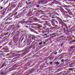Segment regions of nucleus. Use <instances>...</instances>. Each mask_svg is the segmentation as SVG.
Here are the masks:
<instances>
[{
    "instance_id": "bf43d9fd",
    "label": "nucleus",
    "mask_w": 75,
    "mask_h": 75,
    "mask_svg": "<svg viewBox=\"0 0 75 75\" xmlns=\"http://www.w3.org/2000/svg\"><path fill=\"white\" fill-rule=\"evenodd\" d=\"M8 23H9L8 22H7L6 23H5V25H7V24H8Z\"/></svg>"
},
{
    "instance_id": "603ef678",
    "label": "nucleus",
    "mask_w": 75,
    "mask_h": 75,
    "mask_svg": "<svg viewBox=\"0 0 75 75\" xmlns=\"http://www.w3.org/2000/svg\"><path fill=\"white\" fill-rule=\"evenodd\" d=\"M51 40V39H50V38H48L47 39V41H49V40Z\"/></svg>"
},
{
    "instance_id": "f8f14e48",
    "label": "nucleus",
    "mask_w": 75,
    "mask_h": 75,
    "mask_svg": "<svg viewBox=\"0 0 75 75\" xmlns=\"http://www.w3.org/2000/svg\"><path fill=\"white\" fill-rule=\"evenodd\" d=\"M29 52V50H27L26 51H25L24 52H23V56H24L25 55H26V54L27 53H28Z\"/></svg>"
},
{
    "instance_id": "39448f33",
    "label": "nucleus",
    "mask_w": 75,
    "mask_h": 75,
    "mask_svg": "<svg viewBox=\"0 0 75 75\" xmlns=\"http://www.w3.org/2000/svg\"><path fill=\"white\" fill-rule=\"evenodd\" d=\"M65 9L66 11H68L69 15H70V16H73V13H72V12H71V11L70 9L67 8H65Z\"/></svg>"
},
{
    "instance_id": "f03ea898",
    "label": "nucleus",
    "mask_w": 75,
    "mask_h": 75,
    "mask_svg": "<svg viewBox=\"0 0 75 75\" xmlns=\"http://www.w3.org/2000/svg\"><path fill=\"white\" fill-rule=\"evenodd\" d=\"M23 5V2H22L21 1L18 4V6H16V8H15L14 10L13 11V14H14L15 13V12L17 11L18 9V8H19V7H20V5Z\"/></svg>"
},
{
    "instance_id": "052dcab7",
    "label": "nucleus",
    "mask_w": 75,
    "mask_h": 75,
    "mask_svg": "<svg viewBox=\"0 0 75 75\" xmlns=\"http://www.w3.org/2000/svg\"><path fill=\"white\" fill-rule=\"evenodd\" d=\"M55 22L56 23H57V24H58V21H55Z\"/></svg>"
},
{
    "instance_id": "ea45409f",
    "label": "nucleus",
    "mask_w": 75,
    "mask_h": 75,
    "mask_svg": "<svg viewBox=\"0 0 75 75\" xmlns=\"http://www.w3.org/2000/svg\"><path fill=\"white\" fill-rule=\"evenodd\" d=\"M17 13H18V12H15L14 14V16H16V15L17 14Z\"/></svg>"
},
{
    "instance_id": "f3484780",
    "label": "nucleus",
    "mask_w": 75,
    "mask_h": 75,
    "mask_svg": "<svg viewBox=\"0 0 75 75\" xmlns=\"http://www.w3.org/2000/svg\"><path fill=\"white\" fill-rule=\"evenodd\" d=\"M28 16L29 17H31V11L29 12L28 13Z\"/></svg>"
},
{
    "instance_id": "4be33fe9",
    "label": "nucleus",
    "mask_w": 75,
    "mask_h": 75,
    "mask_svg": "<svg viewBox=\"0 0 75 75\" xmlns=\"http://www.w3.org/2000/svg\"><path fill=\"white\" fill-rule=\"evenodd\" d=\"M22 38V39L21 40V41L22 42L23 41V40H24V37H23V36H21V37L20 38V40H21V39Z\"/></svg>"
},
{
    "instance_id": "774afa93",
    "label": "nucleus",
    "mask_w": 75,
    "mask_h": 75,
    "mask_svg": "<svg viewBox=\"0 0 75 75\" xmlns=\"http://www.w3.org/2000/svg\"><path fill=\"white\" fill-rule=\"evenodd\" d=\"M62 21L63 22V21L65 23H67V21H66L63 20Z\"/></svg>"
},
{
    "instance_id": "7ed1b4c3",
    "label": "nucleus",
    "mask_w": 75,
    "mask_h": 75,
    "mask_svg": "<svg viewBox=\"0 0 75 75\" xmlns=\"http://www.w3.org/2000/svg\"><path fill=\"white\" fill-rule=\"evenodd\" d=\"M50 17L51 18H55L59 21V23L62 21V20L60 18L58 17L57 16H50Z\"/></svg>"
},
{
    "instance_id": "f257e3e1",
    "label": "nucleus",
    "mask_w": 75,
    "mask_h": 75,
    "mask_svg": "<svg viewBox=\"0 0 75 75\" xmlns=\"http://www.w3.org/2000/svg\"><path fill=\"white\" fill-rule=\"evenodd\" d=\"M57 52L56 50L52 53L50 54V55L52 57L49 58L50 60H52V59H53L55 57H56V55H57Z\"/></svg>"
},
{
    "instance_id": "72a5a7b5",
    "label": "nucleus",
    "mask_w": 75,
    "mask_h": 75,
    "mask_svg": "<svg viewBox=\"0 0 75 75\" xmlns=\"http://www.w3.org/2000/svg\"><path fill=\"white\" fill-rule=\"evenodd\" d=\"M48 9H49V10H52V11H53V8H52L49 7L48 8Z\"/></svg>"
},
{
    "instance_id": "4468645a",
    "label": "nucleus",
    "mask_w": 75,
    "mask_h": 75,
    "mask_svg": "<svg viewBox=\"0 0 75 75\" xmlns=\"http://www.w3.org/2000/svg\"><path fill=\"white\" fill-rule=\"evenodd\" d=\"M34 14H35L37 16H40V15L38 14V12L37 11H35L33 13Z\"/></svg>"
},
{
    "instance_id": "79ce46f5",
    "label": "nucleus",
    "mask_w": 75,
    "mask_h": 75,
    "mask_svg": "<svg viewBox=\"0 0 75 75\" xmlns=\"http://www.w3.org/2000/svg\"><path fill=\"white\" fill-rule=\"evenodd\" d=\"M66 21L67 23H69V21L68 19H66Z\"/></svg>"
},
{
    "instance_id": "de8ad7c7",
    "label": "nucleus",
    "mask_w": 75,
    "mask_h": 75,
    "mask_svg": "<svg viewBox=\"0 0 75 75\" xmlns=\"http://www.w3.org/2000/svg\"><path fill=\"white\" fill-rule=\"evenodd\" d=\"M17 45H18V44H17V43H15L13 45V46H17Z\"/></svg>"
},
{
    "instance_id": "7c9ffc66",
    "label": "nucleus",
    "mask_w": 75,
    "mask_h": 75,
    "mask_svg": "<svg viewBox=\"0 0 75 75\" xmlns=\"http://www.w3.org/2000/svg\"><path fill=\"white\" fill-rule=\"evenodd\" d=\"M7 43H8V42H6L2 44V45L3 46H4V45H6V44H7Z\"/></svg>"
},
{
    "instance_id": "58836bf2",
    "label": "nucleus",
    "mask_w": 75,
    "mask_h": 75,
    "mask_svg": "<svg viewBox=\"0 0 75 75\" xmlns=\"http://www.w3.org/2000/svg\"><path fill=\"white\" fill-rule=\"evenodd\" d=\"M30 42H29V40H27V41L25 42V44H28Z\"/></svg>"
},
{
    "instance_id": "5701e85b",
    "label": "nucleus",
    "mask_w": 75,
    "mask_h": 75,
    "mask_svg": "<svg viewBox=\"0 0 75 75\" xmlns=\"http://www.w3.org/2000/svg\"><path fill=\"white\" fill-rule=\"evenodd\" d=\"M44 67H43V66H41L40 67V69L41 70H42L44 69Z\"/></svg>"
},
{
    "instance_id": "473e14b6",
    "label": "nucleus",
    "mask_w": 75,
    "mask_h": 75,
    "mask_svg": "<svg viewBox=\"0 0 75 75\" xmlns=\"http://www.w3.org/2000/svg\"><path fill=\"white\" fill-rule=\"evenodd\" d=\"M53 63V62H49V64L51 65H52V63Z\"/></svg>"
},
{
    "instance_id": "393cba45",
    "label": "nucleus",
    "mask_w": 75,
    "mask_h": 75,
    "mask_svg": "<svg viewBox=\"0 0 75 75\" xmlns=\"http://www.w3.org/2000/svg\"><path fill=\"white\" fill-rule=\"evenodd\" d=\"M12 44H13V43H12V42L11 41L9 43V45H10V46H11L12 45Z\"/></svg>"
},
{
    "instance_id": "13d9d810",
    "label": "nucleus",
    "mask_w": 75,
    "mask_h": 75,
    "mask_svg": "<svg viewBox=\"0 0 75 75\" xmlns=\"http://www.w3.org/2000/svg\"><path fill=\"white\" fill-rule=\"evenodd\" d=\"M8 19H9V18H7V19H6V20L5 21H8Z\"/></svg>"
},
{
    "instance_id": "49530a36",
    "label": "nucleus",
    "mask_w": 75,
    "mask_h": 75,
    "mask_svg": "<svg viewBox=\"0 0 75 75\" xmlns=\"http://www.w3.org/2000/svg\"><path fill=\"white\" fill-rule=\"evenodd\" d=\"M0 27H1V28H0V30H2L3 29V28H2V26H1V25H0Z\"/></svg>"
},
{
    "instance_id": "e433bc0d",
    "label": "nucleus",
    "mask_w": 75,
    "mask_h": 75,
    "mask_svg": "<svg viewBox=\"0 0 75 75\" xmlns=\"http://www.w3.org/2000/svg\"><path fill=\"white\" fill-rule=\"evenodd\" d=\"M26 4H27L28 5H29V4H31V2H27V1H26Z\"/></svg>"
},
{
    "instance_id": "69168bd1",
    "label": "nucleus",
    "mask_w": 75,
    "mask_h": 75,
    "mask_svg": "<svg viewBox=\"0 0 75 75\" xmlns=\"http://www.w3.org/2000/svg\"><path fill=\"white\" fill-rule=\"evenodd\" d=\"M67 60H68V59H65V60H64V63L65 62H66V61H67Z\"/></svg>"
},
{
    "instance_id": "a211bd4d",
    "label": "nucleus",
    "mask_w": 75,
    "mask_h": 75,
    "mask_svg": "<svg viewBox=\"0 0 75 75\" xmlns=\"http://www.w3.org/2000/svg\"><path fill=\"white\" fill-rule=\"evenodd\" d=\"M11 10H12V9L11 8V7H10L8 8L7 11L9 12V11H11Z\"/></svg>"
},
{
    "instance_id": "37998d69",
    "label": "nucleus",
    "mask_w": 75,
    "mask_h": 75,
    "mask_svg": "<svg viewBox=\"0 0 75 75\" xmlns=\"http://www.w3.org/2000/svg\"><path fill=\"white\" fill-rule=\"evenodd\" d=\"M4 64H3L2 65L1 67V68H3L4 67Z\"/></svg>"
},
{
    "instance_id": "ddd939ff",
    "label": "nucleus",
    "mask_w": 75,
    "mask_h": 75,
    "mask_svg": "<svg viewBox=\"0 0 75 75\" xmlns=\"http://www.w3.org/2000/svg\"><path fill=\"white\" fill-rule=\"evenodd\" d=\"M33 20H34L35 21V22H37V21H40V19H38V18H33Z\"/></svg>"
},
{
    "instance_id": "6e6552de",
    "label": "nucleus",
    "mask_w": 75,
    "mask_h": 75,
    "mask_svg": "<svg viewBox=\"0 0 75 75\" xmlns=\"http://www.w3.org/2000/svg\"><path fill=\"white\" fill-rule=\"evenodd\" d=\"M44 2V0H41L36 3V4H41L42 3Z\"/></svg>"
},
{
    "instance_id": "9b49d317",
    "label": "nucleus",
    "mask_w": 75,
    "mask_h": 75,
    "mask_svg": "<svg viewBox=\"0 0 75 75\" xmlns=\"http://www.w3.org/2000/svg\"><path fill=\"white\" fill-rule=\"evenodd\" d=\"M57 26H54L52 27L51 26L50 28H49V29L51 30H55V29H56L57 28Z\"/></svg>"
},
{
    "instance_id": "6e6d98bb",
    "label": "nucleus",
    "mask_w": 75,
    "mask_h": 75,
    "mask_svg": "<svg viewBox=\"0 0 75 75\" xmlns=\"http://www.w3.org/2000/svg\"><path fill=\"white\" fill-rule=\"evenodd\" d=\"M55 14L58 16H59V14L58 13H55Z\"/></svg>"
},
{
    "instance_id": "338daca9",
    "label": "nucleus",
    "mask_w": 75,
    "mask_h": 75,
    "mask_svg": "<svg viewBox=\"0 0 75 75\" xmlns=\"http://www.w3.org/2000/svg\"><path fill=\"white\" fill-rule=\"evenodd\" d=\"M65 13H66V14H68V12H67V11H65Z\"/></svg>"
},
{
    "instance_id": "aec40b11",
    "label": "nucleus",
    "mask_w": 75,
    "mask_h": 75,
    "mask_svg": "<svg viewBox=\"0 0 75 75\" xmlns=\"http://www.w3.org/2000/svg\"><path fill=\"white\" fill-rule=\"evenodd\" d=\"M74 69L73 68H70L69 69V71H68V72H69V73L71 72V71H72Z\"/></svg>"
},
{
    "instance_id": "0eeeda50",
    "label": "nucleus",
    "mask_w": 75,
    "mask_h": 75,
    "mask_svg": "<svg viewBox=\"0 0 75 75\" xmlns=\"http://www.w3.org/2000/svg\"><path fill=\"white\" fill-rule=\"evenodd\" d=\"M34 72H35V70L34 69H31L25 75H30V74H31Z\"/></svg>"
},
{
    "instance_id": "09e8293b",
    "label": "nucleus",
    "mask_w": 75,
    "mask_h": 75,
    "mask_svg": "<svg viewBox=\"0 0 75 75\" xmlns=\"http://www.w3.org/2000/svg\"><path fill=\"white\" fill-rule=\"evenodd\" d=\"M8 7H6L5 10V11H6V10H7V9H8Z\"/></svg>"
},
{
    "instance_id": "bb28decb",
    "label": "nucleus",
    "mask_w": 75,
    "mask_h": 75,
    "mask_svg": "<svg viewBox=\"0 0 75 75\" xmlns=\"http://www.w3.org/2000/svg\"><path fill=\"white\" fill-rule=\"evenodd\" d=\"M4 35H3V33H2V34H1L0 36V38H2V37H4Z\"/></svg>"
},
{
    "instance_id": "4d7b16f0",
    "label": "nucleus",
    "mask_w": 75,
    "mask_h": 75,
    "mask_svg": "<svg viewBox=\"0 0 75 75\" xmlns=\"http://www.w3.org/2000/svg\"><path fill=\"white\" fill-rule=\"evenodd\" d=\"M19 28H20V26H19V25L17 26V28L18 29H19Z\"/></svg>"
},
{
    "instance_id": "8fccbe9b",
    "label": "nucleus",
    "mask_w": 75,
    "mask_h": 75,
    "mask_svg": "<svg viewBox=\"0 0 75 75\" xmlns=\"http://www.w3.org/2000/svg\"><path fill=\"white\" fill-rule=\"evenodd\" d=\"M62 30L63 31H65V27L62 28Z\"/></svg>"
},
{
    "instance_id": "c85d7f7f",
    "label": "nucleus",
    "mask_w": 75,
    "mask_h": 75,
    "mask_svg": "<svg viewBox=\"0 0 75 75\" xmlns=\"http://www.w3.org/2000/svg\"><path fill=\"white\" fill-rule=\"evenodd\" d=\"M54 64H56V65H58L59 64V63L58 62H55Z\"/></svg>"
},
{
    "instance_id": "4c0bfd02",
    "label": "nucleus",
    "mask_w": 75,
    "mask_h": 75,
    "mask_svg": "<svg viewBox=\"0 0 75 75\" xmlns=\"http://www.w3.org/2000/svg\"><path fill=\"white\" fill-rule=\"evenodd\" d=\"M75 42V39L73 40L71 42H70L71 43V44H72L73 42Z\"/></svg>"
},
{
    "instance_id": "dca6fc26",
    "label": "nucleus",
    "mask_w": 75,
    "mask_h": 75,
    "mask_svg": "<svg viewBox=\"0 0 75 75\" xmlns=\"http://www.w3.org/2000/svg\"><path fill=\"white\" fill-rule=\"evenodd\" d=\"M6 72V70H4V71H2L1 73V75H6L7 73L5 74Z\"/></svg>"
},
{
    "instance_id": "cd10ccee",
    "label": "nucleus",
    "mask_w": 75,
    "mask_h": 75,
    "mask_svg": "<svg viewBox=\"0 0 75 75\" xmlns=\"http://www.w3.org/2000/svg\"><path fill=\"white\" fill-rule=\"evenodd\" d=\"M75 48L74 46H71L70 47V50H73Z\"/></svg>"
},
{
    "instance_id": "c03bdc74",
    "label": "nucleus",
    "mask_w": 75,
    "mask_h": 75,
    "mask_svg": "<svg viewBox=\"0 0 75 75\" xmlns=\"http://www.w3.org/2000/svg\"><path fill=\"white\" fill-rule=\"evenodd\" d=\"M8 0L5 3V4H7L8 3Z\"/></svg>"
},
{
    "instance_id": "9d476101",
    "label": "nucleus",
    "mask_w": 75,
    "mask_h": 75,
    "mask_svg": "<svg viewBox=\"0 0 75 75\" xmlns=\"http://www.w3.org/2000/svg\"><path fill=\"white\" fill-rule=\"evenodd\" d=\"M16 6H17L16 4H13L10 7L12 9H13V8H15V7H16Z\"/></svg>"
},
{
    "instance_id": "a19ab883",
    "label": "nucleus",
    "mask_w": 75,
    "mask_h": 75,
    "mask_svg": "<svg viewBox=\"0 0 75 75\" xmlns=\"http://www.w3.org/2000/svg\"><path fill=\"white\" fill-rule=\"evenodd\" d=\"M61 62H64V63H65L64 62V59H62L61 60Z\"/></svg>"
},
{
    "instance_id": "f704fd0d",
    "label": "nucleus",
    "mask_w": 75,
    "mask_h": 75,
    "mask_svg": "<svg viewBox=\"0 0 75 75\" xmlns=\"http://www.w3.org/2000/svg\"><path fill=\"white\" fill-rule=\"evenodd\" d=\"M71 31H74V27H72L71 29Z\"/></svg>"
},
{
    "instance_id": "a18cd8bd",
    "label": "nucleus",
    "mask_w": 75,
    "mask_h": 75,
    "mask_svg": "<svg viewBox=\"0 0 75 75\" xmlns=\"http://www.w3.org/2000/svg\"><path fill=\"white\" fill-rule=\"evenodd\" d=\"M42 33H43V34H44V33H45V31L43 30H42Z\"/></svg>"
},
{
    "instance_id": "680f3d73",
    "label": "nucleus",
    "mask_w": 75,
    "mask_h": 75,
    "mask_svg": "<svg viewBox=\"0 0 75 75\" xmlns=\"http://www.w3.org/2000/svg\"><path fill=\"white\" fill-rule=\"evenodd\" d=\"M1 26H2V28H3V27H4V26L3 25V24H1Z\"/></svg>"
},
{
    "instance_id": "2eb2a0df",
    "label": "nucleus",
    "mask_w": 75,
    "mask_h": 75,
    "mask_svg": "<svg viewBox=\"0 0 75 75\" xmlns=\"http://www.w3.org/2000/svg\"><path fill=\"white\" fill-rule=\"evenodd\" d=\"M69 18V14H65L64 16V18H66V19H67V18Z\"/></svg>"
},
{
    "instance_id": "412c9836",
    "label": "nucleus",
    "mask_w": 75,
    "mask_h": 75,
    "mask_svg": "<svg viewBox=\"0 0 75 75\" xmlns=\"http://www.w3.org/2000/svg\"><path fill=\"white\" fill-rule=\"evenodd\" d=\"M60 10L61 12H62V13H63L64 11V9H63L62 7L60 8Z\"/></svg>"
},
{
    "instance_id": "5fc2aeb1",
    "label": "nucleus",
    "mask_w": 75,
    "mask_h": 75,
    "mask_svg": "<svg viewBox=\"0 0 75 75\" xmlns=\"http://www.w3.org/2000/svg\"><path fill=\"white\" fill-rule=\"evenodd\" d=\"M13 16H14V15L13 14H12L10 16H9V17L10 18L12 17H13Z\"/></svg>"
},
{
    "instance_id": "3c124183",
    "label": "nucleus",
    "mask_w": 75,
    "mask_h": 75,
    "mask_svg": "<svg viewBox=\"0 0 75 75\" xmlns=\"http://www.w3.org/2000/svg\"><path fill=\"white\" fill-rule=\"evenodd\" d=\"M8 34V32H7L6 33H5L4 34V35H7Z\"/></svg>"
},
{
    "instance_id": "c756f323",
    "label": "nucleus",
    "mask_w": 75,
    "mask_h": 75,
    "mask_svg": "<svg viewBox=\"0 0 75 75\" xmlns=\"http://www.w3.org/2000/svg\"><path fill=\"white\" fill-rule=\"evenodd\" d=\"M54 2H53L51 3V4H49V6H53V4H54Z\"/></svg>"
},
{
    "instance_id": "c9c22d12",
    "label": "nucleus",
    "mask_w": 75,
    "mask_h": 75,
    "mask_svg": "<svg viewBox=\"0 0 75 75\" xmlns=\"http://www.w3.org/2000/svg\"><path fill=\"white\" fill-rule=\"evenodd\" d=\"M36 8H39L40 7V6L38 5V4H36Z\"/></svg>"
},
{
    "instance_id": "6ab92c4d",
    "label": "nucleus",
    "mask_w": 75,
    "mask_h": 75,
    "mask_svg": "<svg viewBox=\"0 0 75 75\" xmlns=\"http://www.w3.org/2000/svg\"><path fill=\"white\" fill-rule=\"evenodd\" d=\"M31 28H34V29H35V30H37V27H36L35 26H33L31 27Z\"/></svg>"
},
{
    "instance_id": "864d4df0",
    "label": "nucleus",
    "mask_w": 75,
    "mask_h": 75,
    "mask_svg": "<svg viewBox=\"0 0 75 75\" xmlns=\"http://www.w3.org/2000/svg\"><path fill=\"white\" fill-rule=\"evenodd\" d=\"M2 8H3V7H1V6L0 7V10H2Z\"/></svg>"
},
{
    "instance_id": "b1692460",
    "label": "nucleus",
    "mask_w": 75,
    "mask_h": 75,
    "mask_svg": "<svg viewBox=\"0 0 75 75\" xmlns=\"http://www.w3.org/2000/svg\"><path fill=\"white\" fill-rule=\"evenodd\" d=\"M52 25L53 26H54V27H56V26H57V27H58V26H57V25L55 24V23H52Z\"/></svg>"
},
{
    "instance_id": "20e7f679",
    "label": "nucleus",
    "mask_w": 75,
    "mask_h": 75,
    "mask_svg": "<svg viewBox=\"0 0 75 75\" xmlns=\"http://www.w3.org/2000/svg\"><path fill=\"white\" fill-rule=\"evenodd\" d=\"M59 24H61L62 26H61V27L62 28H63L64 27H65L66 29L68 28V27H67V25L64 22L62 21L59 23Z\"/></svg>"
},
{
    "instance_id": "2f4dec72",
    "label": "nucleus",
    "mask_w": 75,
    "mask_h": 75,
    "mask_svg": "<svg viewBox=\"0 0 75 75\" xmlns=\"http://www.w3.org/2000/svg\"><path fill=\"white\" fill-rule=\"evenodd\" d=\"M10 53H8L7 54H6L5 55V56L6 57H8V56H9V55H10Z\"/></svg>"
},
{
    "instance_id": "a878e982",
    "label": "nucleus",
    "mask_w": 75,
    "mask_h": 75,
    "mask_svg": "<svg viewBox=\"0 0 75 75\" xmlns=\"http://www.w3.org/2000/svg\"><path fill=\"white\" fill-rule=\"evenodd\" d=\"M66 71H62L60 73H59V74H64V73H65V72H66Z\"/></svg>"
},
{
    "instance_id": "0e129e2a",
    "label": "nucleus",
    "mask_w": 75,
    "mask_h": 75,
    "mask_svg": "<svg viewBox=\"0 0 75 75\" xmlns=\"http://www.w3.org/2000/svg\"><path fill=\"white\" fill-rule=\"evenodd\" d=\"M38 33H42V31L41 30H38Z\"/></svg>"
},
{
    "instance_id": "423d86ee",
    "label": "nucleus",
    "mask_w": 75,
    "mask_h": 75,
    "mask_svg": "<svg viewBox=\"0 0 75 75\" xmlns=\"http://www.w3.org/2000/svg\"><path fill=\"white\" fill-rule=\"evenodd\" d=\"M59 36V35H56L55 33H53L51 34V36L50 37V38H55L56 37Z\"/></svg>"
},
{
    "instance_id": "e2e57ef3",
    "label": "nucleus",
    "mask_w": 75,
    "mask_h": 75,
    "mask_svg": "<svg viewBox=\"0 0 75 75\" xmlns=\"http://www.w3.org/2000/svg\"><path fill=\"white\" fill-rule=\"evenodd\" d=\"M61 52H62V51L61 50H59V53H61Z\"/></svg>"
},
{
    "instance_id": "1a4fd4ad",
    "label": "nucleus",
    "mask_w": 75,
    "mask_h": 75,
    "mask_svg": "<svg viewBox=\"0 0 75 75\" xmlns=\"http://www.w3.org/2000/svg\"><path fill=\"white\" fill-rule=\"evenodd\" d=\"M45 27H43V30H44L45 31H50V28H47L46 27V26H45Z\"/></svg>"
}]
</instances>
